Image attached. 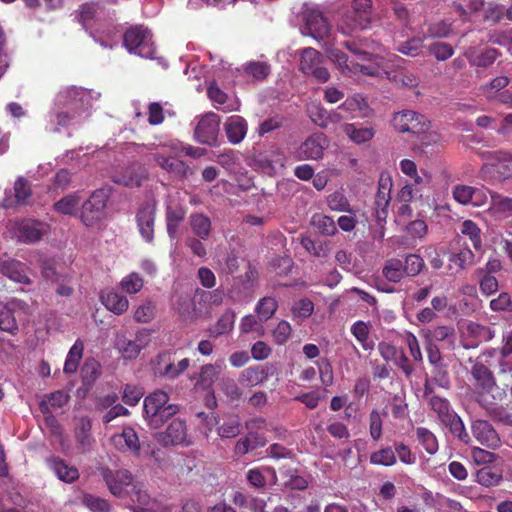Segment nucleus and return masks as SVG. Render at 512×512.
I'll use <instances>...</instances> for the list:
<instances>
[{"mask_svg":"<svg viewBox=\"0 0 512 512\" xmlns=\"http://www.w3.org/2000/svg\"><path fill=\"white\" fill-rule=\"evenodd\" d=\"M453 22L448 19L429 24L427 35L431 38H447L452 32Z\"/></svg>","mask_w":512,"mask_h":512,"instance_id":"052dcab7","label":"nucleus"},{"mask_svg":"<svg viewBox=\"0 0 512 512\" xmlns=\"http://www.w3.org/2000/svg\"><path fill=\"white\" fill-rule=\"evenodd\" d=\"M501 480L502 474L490 466L482 467L475 475V481L485 487L498 485Z\"/></svg>","mask_w":512,"mask_h":512,"instance_id":"49530a36","label":"nucleus"},{"mask_svg":"<svg viewBox=\"0 0 512 512\" xmlns=\"http://www.w3.org/2000/svg\"><path fill=\"white\" fill-rule=\"evenodd\" d=\"M343 130L357 144L368 142L375 135V130L372 127H359L354 123L346 124Z\"/></svg>","mask_w":512,"mask_h":512,"instance_id":"58836bf2","label":"nucleus"},{"mask_svg":"<svg viewBox=\"0 0 512 512\" xmlns=\"http://www.w3.org/2000/svg\"><path fill=\"white\" fill-rule=\"evenodd\" d=\"M392 186L391 177L382 174L379 178L377 192L371 207L372 215L378 223L385 222L387 219Z\"/></svg>","mask_w":512,"mask_h":512,"instance_id":"f8f14e48","label":"nucleus"},{"mask_svg":"<svg viewBox=\"0 0 512 512\" xmlns=\"http://www.w3.org/2000/svg\"><path fill=\"white\" fill-rule=\"evenodd\" d=\"M189 224L194 236L208 239L211 233V220L203 213H193L189 217Z\"/></svg>","mask_w":512,"mask_h":512,"instance_id":"2f4dec72","label":"nucleus"},{"mask_svg":"<svg viewBox=\"0 0 512 512\" xmlns=\"http://www.w3.org/2000/svg\"><path fill=\"white\" fill-rule=\"evenodd\" d=\"M430 379L440 388L449 389L451 387V379L448 368L443 363L432 365Z\"/></svg>","mask_w":512,"mask_h":512,"instance_id":"6e6d98bb","label":"nucleus"},{"mask_svg":"<svg viewBox=\"0 0 512 512\" xmlns=\"http://www.w3.org/2000/svg\"><path fill=\"white\" fill-rule=\"evenodd\" d=\"M326 52L329 59L338 66L343 74L351 75L357 72L365 75L374 74V68L350 60L349 57L338 48H328Z\"/></svg>","mask_w":512,"mask_h":512,"instance_id":"dca6fc26","label":"nucleus"},{"mask_svg":"<svg viewBox=\"0 0 512 512\" xmlns=\"http://www.w3.org/2000/svg\"><path fill=\"white\" fill-rule=\"evenodd\" d=\"M144 280L136 273L132 272L123 277L120 281L121 289L128 294H136L143 288Z\"/></svg>","mask_w":512,"mask_h":512,"instance_id":"680f3d73","label":"nucleus"},{"mask_svg":"<svg viewBox=\"0 0 512 512\" xmlns=\"http://www.w3.org/2000/svg\"><path fill=\"white\" fill-rule=\"evenodd\" d=\"M415 435L418 443L429 455H434L439 449V444L435 434L426 427H416Z\"/></svg>","mask_w":512,"mask_h":512,"instance_id":"f704fd0d","label":"nucleus"},{"mask_svg":"<svg viewBox=\"0 0 512 512\" xmlns=\"http://www.w3.org/2000/svg\"><path fill=\"white\" fill-rule=\"evenodd\" d=\"M156 316V305L152 300H146L134 311V320L137 323H149Z\"/></svg>","mask_w":512,"mask_h":512,"instance_id":"864d4df0","label":"nucleus"},{"mask_svg":"<svg viewBox=\"0 0 512 512\" xmlns=\"http://www.w3.org/2000/svg\"><path fill=\"white\" fill-rule=\"evenodd\" d=\"M83 350V342L80 339L76 340L73 346L70 348L64 363V372L66 374H73L77 371L79 361L83 355Z\"/></svg>","mask_w":512,"mask_h":512,"instance_id":"c03bdc74","label":"nucleus"},{"mask_svg":"<svg viewBox=\"0 0 512 512\" xmlns=\"http://www.w3.org/2000/svg\"><path fill=\"white\" fill-rule=\"evenodd\" d=\"M470 375L473 380L475 401L485 410L487 416L494 422L512 426V414L497 403L498 400H501L502 393L499 392L496 379L490 368L476 360L471 366Z\"/></svg>","mask_w":512,"mask_h":512,"instance_id":"f257e3e1","label":"nucleus"},{"mask_svg":"<svg viewBox=\"0 0 512 512\" xmlns=\"http://www.w3.org/2000/svg\"><path fill=\"white\" fill-rule=\"evenodd\" d=\"M152 330L140 328L135 332L134 339L121 337L116 342V348L125 360H135L143 349L149 346Z\"/></svg>","mask_w":512,"mask_h":512,"instance_id":"9d476101","label":"nucleus"},{"mask_svg":"<svg viewBox=\"0 0 512 512\" xmlns=\"http://www.w3.org/2000/svg\"><path fill=\"white\" fill-rule=\"evenodd\" d=\"M397 458L391 447L382 448L370 455V463L373 465L393 466Z\"/></svg>","mask_w":512,"mask_h":512,"instance_id":"4d7b16f0","label":"nucleus"},{"mask_svg":"<svg viewBox=\"0 0 512 512\" xmlns=\"http://www.w3.org/2000/svg\"><path fill=\"white\" fill-rule=\"evenodd\" d=\"M442 424L463 444H469L471 442V437L465 428L464 422L456 412Z\"/></svg>","mask_w":512,"mask_h":512,"instance_id":"72a5a7b5","label":"nucleus"},{"mask_svg":"<svg viewBox=\"0 0 512 512\" xmlns=\"http://www.w3.org/2000/svg\"><path fill=\"white\" fill-rule=\"evenodd\" d=\"M98 470L110 493L115 497H125L129 492V488L134 485V477L127 469L112 470L107 466H103Z\"/></svg>","mask_w":512,"mask_h":512,"instance_id":"6e6552de","label":"nucleus"},{"mask_svg":"<svg viewBox=\"0 0 512 512\" xmlns=\"http://www.w3.org/2000/svg\"><path fill=\"white\" fill-rule=\"evenodd\" d=\"M123 45L129 53L143 58H153L156 53L152 33L143 25L129 27L123 35Z\"/></svg>","mask_w":512,"mask_h":512,"instance_id":"39448f33","label":"nucleus"},{"mask_svg":"<svg viewBox=\"0 0 512 512\" xmlns=\"http://www.w3.org/2000/svg\"><path fill=\"white\" fill-rule=\"evenodd\" d=\"M382 274L390 282H399L406 276L403 261L398 258L388 259L382 269Z\"/></svg>","mask_w":512,"mask_h":512,"instance_id":"ea45409f","label":"nucleus"},{"mask_svg":"<svg viewBox=\"0 0 512 512\" xmlns=\"http://www.w3.org/2000/svg\"><path fill=\"white\" fill-rule=\"evenodd\" d=\"M467 332L479 342H488L495 337V330L493 328L476 322H470L467 325Z\"/></svg>","mask_w":512,"mask_h":512,"instance_id":"603ef678","label":"nucleus"},{"mask_svg":"<svg viewBox=\"0 0 512 512\" xmlns=\"http://www.w3.org/2000/svg\"><path fill=\"white\" fill-rule=\"evenodd\" d=\"M351 333L356 340L361 344L364 350H373L374 342L370 339L369 325L363 321H356L351 326Z\"/></svg>","mask_w":512,"mask_h":512,"instance_id":"37998d69","label":"nucleus"},{"mask_svg":"<svg viewBox=\"0 0 512 512\" xmlns=\"http://www.w3.org/2000/svg\"><path fill=\"white\" fill-rule=\"evenodd\" d=\"M425 37L414 36L406 41H400L396 44V51L409 56L418 57L423 54Z\"/></svg>","mask_w":512,"mask_h":512,"instance_id":"e433bc0d","label":"nucleus"},{"mask_svg":"<svg viewBox=\"0 0 512 512\" xmlns=\"http://www.w3.org/2000/svg\"><path fill=\"white\" fill-rule=\"evenodd\" d=\"M305 26L309 34L316 40H323L329 35L330 25L318 10H308L305 13Z\"/></svg>","mask_w":512,"mask_h":512,"instance_id":"412c9836","label":"nucleus"},{"mask_svg":"<svg viewBox=\"0 0 512 512\" xmlns=\"http://www.w3.org/2000/svg\"><path fill=\"white\" fill-rule=\"evenodd\" d=\"M109 194L104 189L95 190L81 207L80 219L85 226H93L103 219Z\"/></svg>","mask_w":512,"mask_h":512,"instance_id":"0eeeda50","label":"nucleus"},{"mask_svg":"<svg viewBox=\"0 0 512 512\" xmlns=\"http://www.w3.org/2000/svg\"><path fill=\"white\" fill-rule=\"evenodd\" d=\"M217 374L218 371L215 365H203L200 369L195 386L205 390L210 389L214 383V379L216 378Z\"/></svg>","mask_w":512,"mask_h":512,"instance_id":"5fc2aeb1","label":"nucleus"},{"mask_svg":"<svg viewBox=\"0 0 512 512\" xmlns=\"http://www.w3.org/2000/svg\"><path fill=\"white\" fill-rule=\"evenodd\" d=\"M0 273L15 282L21 284L30 283L27 275V266L19 260L8 259L2 261L0 263Z\"/></svg>","mask_w":512,"mask_h":512,"instance_id":"cd10ccee","label":"nucleus"},{"mask_svg":"<svg viewBox=\"0 0 512 512\" xmlns=\"http://www.w3.org/2000/svg\"><path fill=\"white\" fill-rule=\"evenodd\" d=\"M186 213V208L182 205H167L165 218L167 233L170 238H175Z\"/></svg>","mask_w":512,"mask_h":512,"instance_id":"c756f323","label":"nucleus"},{"mask_svg":"<svg viewBox=\"0 0 512 512\" xmlns=\"http://www.w3.org/2000/svg\"><path fill=\"white\" fill-rule=\"evenodd\" d=\"M473 437L488 449L496 450L501 446V438L493 425L484 419H476L471 422Z\"/></svg>","mask_w":512,"mask_h":512,"instance_id":"ddd939ff","label":"nucleus"},{"mask_svg":"<svg viewBox=\"0 0 512 512\" xmlns=\"http://www.w3.org/2000/svg\"><path fill=\"white\" fill-rule=\"evenodd\" d=\"M153 158L163 170L179 178H187L192 175L191 168L180 159L167 157L160 153H155Z\"/></svg>","mask_w":512,"mask_h":512,"instance_id":"393cba45","label":"nucleus"},{"mask_svg":"<svg viewBox=\"0 0 512 512\" xmlns=\"http://www.w3.org/2000/svg\"><path fill=\"white\" fill-rule=\"evenodd\" d=\"M429 406L431 410L436 413L441 423H443L448 418H451V416L455 413L451 407L450 402L446 398H442L440 396H430Z\"/></svg>","mask_w":512,"mask_h":512,"instance_id":"a19ab883","label":"nucleus"},{"mask_svg":"<svg viewBox=\"0 0 512 512\" xmlns=\"http://www.w3.org/2000/svg\"><path fill=\"white\" fill-rule=\"evenodd\" d=\"M277 309L278 302L275 298L263 297L257 302L255 306V313L259 321L262 323L272 318Z\"/></svg>","mask_w":512,"mask_h":512,"instance_id":"79ce46f5","label":"nucleus"},{"mask_svg":"<svg viewBox=\"0 0 512 512\" xmlns=\"http://www.w3.org/2000/svg\"><path fill=\"white\" fill-rule=\"evenodd\" d=\"M169 399V395L162 390H156L145 397L143 412L151 428H160L179 412V406L177 404H170Z\"/></svg>","mask_w":512,"mask_h":512,"instance_id":"f03ea898","label":"nucleus"},{"mask_svg":"<svg viewBox=\"0 0 512 512\" xmlns=\"http://www.w3.org/2000/svg\"><path fill=\"white\" fill-rule=\"evenodd\" d=\"M156 212V201L147 200L139 206L135 215L139 233L147 243H152L154 240Z\"/></svg>","mask_w":512,"mask_h":512,"instance_id":"9b49d317","label":"nucleus"},{"mask_svg":"<svg viewBox=\"0 0 512 512\" xmlns=\"http://www.w3.org/2000/svg\"><path fill=\"white\" fill-rule=\"evenodd\" d=\"M474 253L468 248H462L457 253H451L449 256V269L458 272L474 263Z\"/></svg>","mask_w":512,"mask_h":512,"instance_id":"4c0bfd02","label":"nucleus"},{"mask_svg":"<svg viewBox=\"0 0 512 512\" xmlns=\"http://www.w3.org/2000/svg\"><path fill=\"white\" fill-rule=\"evenodd\" d=\"M209 99L216 104V108L224 113L236 110L234 103L229 102L228 95L222 91L216 83H212L207 88Z\"/></svg>","mask_w":512,"mask_h":512,"instance_id":"473e14b6","label":"nucleus"},{"mask_svg":"<svg viewBox=\"0 0 512 512\" xmlns=\"http://www.w3.org/2000/svg\"><path fill=\"white\" fill-rule=\"evenodd\" d=\"M14 198L6 197L3 199L1 207L4 209L13 208L17 205H24L32 196V189L29 181L24 177H19L14 183Z\"/></svg>","mask_w":512,"mask_h":512,"instance_id":"a878e982","label":"nucleus"},{"mask_svg":"<svg viewBox=\"0 0 512 512\" xmlns=\"http://www.w3.org/2000/svg\"><path fill=\"white\" fill-rule=\"evenodd\" d=\"M79 202V195L77 193H71L55 202L54 210L63 215H74Z\"/></svg>","mask_w":512,"mask_h":512,"instance_id":"09e8293b","label":"nucleus"},{"mask_svg":"<svg viewBox=\"0 0 512 512\" xmlns=\"http://www.w3.org/2000/svg\"><path fill=\"white\" fill-rule=\"evenodd\" d=\"M463 55L470 66L486 69L492 66L497 58L501 56V52L496 48L478 50L476 47H468Z\"/></svg>","mask_w":512,"mask_h":512,"instance_id":"6ab92c4d","label":"nucleus"},{"mask_svg":"<svg viewBox=\"0 0 512 512\" xmlns=\"http://www.w3.org/2000/svg\"><path fill=\"white\" fill-rule=\"evenodd\" d=\"M158 440L165 447L189 444V442H187V427L185 421L179 418L172 420L166 430L160 433Z\"/></svg>","mask_w":512,"mask_h":512,"instance_id":"a211bd4d","label":"nucleus"},{"mask_svg":"<svg viewBox=\"0 0 512 512\" xmlns=\"http://www.w3.org/2000/svg\"><path fill=\"white\" fill-rule=\"evenodd\" d=\"M82 503L91 511V512H110L111 505L106 499L97 497L92 494H84Z\"/></svg>","mask_w":512,"mask_h":512,"instance_id":"e2e57ef3","label":"nucleus"},{"mask_svg":"<svg viewBox=\"0 0 512 512\" xmlns=\"http://www.w3.org/2000/svg\"><path fill=\"white\" fill-rule=\"evenodd\" d=\"M329 140L322 133H314L310 135L298 148L297 156L299 160H318L322 158L324 150L328 148Z\"/></svg>","mask_w":512,"mask_h":512,"instance_id":"2eb2a0df","label":"nucleus"},{"mask_svg":"<svg viewBox=\"0 0 512 512\" xmlns=\"http://www.w3.org/2000/svg\"><path fill=\"white\" fill-rule=\"evenodd\" d=\"M301 245L310 254L318 258H325L330 253V245L328 242H316L311 238L305 237L301 239Z\"/></svg>","mask_w":512,"mask_h":512,"instance_id":"13d9d810","label":"nucleus"},{"mask_svg":"<svg viewBox=\"0 0 512 512\" xmlns=\"http://www.w3.org/2000/svg\"><path fill=\"white\" fill-rule=\"evenodd\" d=\"M92 420L88 416L80 417L74 428V437L78 448L82 453L91 451L95 444V439L91 433Z\"/></svg>","mask_w":512,"mask_h":512,"instance_id":"b1692460","label":"nucleus"},{"mask_svg":"<svg viewBox=\"0 0 512 512\" xmlns=\"http://www.w3.org/2000/svg\"><path fill=\"white\" fill-rule=\"evenodd\" d=\"M49 226L39 220L25 218L13 225V233L17 241L24 244H34L42 240L48 233Z\"/></svg>","mask_w":512,"mask_h":512,"instance_id":"1a4fd4ad","label":"nucleus"},{"mask_svg":"<svg viewBox=\"0 0 512 512\" xmlns=\"http://www.w3.org/2000/svg\"><path fill=\"white\" fill-rule=\"evenodd\" d=\"M111 443L120 452H130L137 455L140 451L138 435L131 427H124L121 433L113 435Z\"/></svg>","mask_w":512,"mask_h":512,"instance_id":"5701e85b","label":"nucleus"},{"mask_svg":"<svg viewBox=\"0 0 512 512\" xmlns=\"http://www.w3.org/2000/svg\"><path fill=\"white\" fill-rule=\"evenodd\" d=\"M454 200L462 205L473 204L474 206L483 205L487 197L485 193L473 186L457 184L452 188Z\"/></svg>","mask_w":512,"mask_h":512,"instance_id":"aec40b11","label":"nucleus"},{"mask_svg":"<svg viewBox=\"0 0 512 512\" xmlns=\"http://www.w3.org/2000/svg\"><path fill=\"white\" fill-rule=\"evenodd\" d=\"M321 63V54L314 48H305L301 52L300 70L306 74Z\"/></svg>","mask_w":512,"mask_h":512,"instance_id":"8fccbe9b","label":"nucleus"},{"mask_svg":"<svg viewBox=\"0 0 512 512\" xmlns=\"http://www.w3.org/2000/svg\"><path fill=\"white\" fill-rule=\"evenodd\" d=\"M368 108L365 98L360 94L348 97L338 108L341 117L354 116L356 113H364Z\"/></svg>","mask_w":512,"mask_h":512,"instance_id":"7c9ffc66","label":"nucleus"},{"mask_svg":"<svg viewBox=\"0 0 512 512\" xmlns=\"http://www.w3.org/2000/svg\"><path fill=\"white\" fill-rule=\"evenodd\" d=\"M276 371V367L269 363L251 366L241 371L239 382L246 387H254L267 381Z\"/></svg>","mask_w":512,"mask_h":512,"instance_id":"f3484780","label":"nucleus"},{"mask_svg":"<svg viewBox=\"0 0 512 512\" xmlns=\"http://www.w3.org/2000/svg\"><path fill=\"white\" fill-rule=\"evenodd\" d=\"M0 329L12 335H15L18 331L13 309L3 302H0Z\"/></svg>","mask_w":512,"mask_h":512,"instance_id":"a18cd8bd","label":"nucleus"},{"mask_svg":"<svg viewBox=\"0 0 512 512\" xmlns=\"http://www.w3.org/2000/svg\"><path fill=\"white\" fill-rule=\"evenodd\" d=\"M492 162L484 163L479 170V177L488 183L504 182L512 178V152L495 150L488 153Z\"/></svg>","mask_w":512,"mask_h":512,"instance_id":"20e7f679","label":"nucleus"},{"mask_svg":"<svg viewBox=\"0 0 512 512\" xmlns=\"http://www.w3.org/2000/svg\"><path fill=\"white\" fill-rule=\"evenodd\" d=\"M220 117L216 113L205 114L195 128V138L206 145H214L218 138Z\"/></svg>","mask_w":512,"mask_h":512,"instance_id":"4468645a","label":"nucleus"},{"mask_svg":"<svg viewBox=\"0 0 512 512\" xmlns=\"http://www.w3.org/2000/svg\"><path fill=\"white\" fill-rule=\"evenodd\" d=\"M114 182L127 186L138 187L141 184V177L135 170L134 166L127 167L121 174L114 177Z\"/></svg>","mask_w":512,"mask_h":512,"instance_id":"0e129e2a","label":"nucleus"},{"mask_svg":"<svg viewBox=\"0 0 512 512\" xmlns=\"http://www.w3.org/2000/svg\"><path fill=\"white\" fill-rule=\"evenodd\" d=\"M313 311L314 303L308 298L298 300L291 308L294 319H306L312 315Z\"/></svg>","mask_w":512,"mask_h":512,"instance_id":"338daca9","label":"nucleus"},{"mask_svg":"<svg viewBox=\"0 0 512 512\" xmlns=\"http://www.w3.org/2000/svg\"><path fill=\"white\" fill-rule=\"evenodd\" d=\"M404 269L406 276L414 277L418 275L424 268V260L418 254H408L404 261Z\"/></svg>","mask_w":512,"mask_h":512,"instance_id":"774afa93","label":"nucleus"},{"mask_svg":"<svg viewBox=\"0 0 512 512\" xmlns=\"http://www.w3.org/2000/svg\"><path fill=\"white\" fill-rule=\"evenodd\" d=\"M392 125L400 133L425 134L430 128V121L413 110H403L393 114Z\"/></svg>","mask_w":512,"mask_h":512,"instance_id":"423d86ee","label":"nucleus"},{"mask_svg":"<svg viewBox=\"0 0 512 512\" xmlns=\"http://www.w3.org/2000/svg\"><path fill=\"white\" fill-rule=\"evenodd\" d=\"M460 231L463 235L467 236L474 247L475 250H481L482 248V238H481V229L478 225L472 220H465L461 224Z\"/></svg>","mask_w":512,"mask_h":512,"instance_id":"3c124183","label":"nucleus"},{"mask_svg":"<svg viewBox=\"0 0 512 512\" xmlns=\"http://www.w3.org/2000/svg\"><path fill=\"white\" fill-rule=\"evenodd\" d=\"M46 464L62 482L71 484L78 480L80 476L77 467L68 464L60 457L50 456L46 459Z\"/></svg>","mask_w":512,"mask_h":512,"instance_id":"4be33fe9","label":"nucleus"},{"mask_svg":"<svg viewBox=\"0 0 512 512\" xmlns=\"http://www.w3.org/2000/svg\"><path fill=\"white\" fill-rule=\"evenodd\" d=\"M428 52L434 56L437 61H446L454 54V48L447 42H433L428 46Z\"/></svg>","mask_w":512,"mask_h":512,"instance_id":"bf43d9fd","label":"nucleus"},{"mask_svg":"<svg viewBox=\"0 0 512 512\" xmlns=\"http://www.w3.org/2000/svg\"><path fill=\"white\" fill-rule=\"evenodd\" d=\"M224 129L228 141L232 144H238L246 136L247 122L243 117L234 115L226 120Z\"/></svg>","mask_w":512,"mask_h":512,"instance_id":"c85d7f7f","label":"nucleus"},{"mask_svg":"<svg viewBox=\"0 0 512 512\" xmlns=\"http://www.w3.org/2000/svg\"><path fill=\"white\" fill-rule=\"evenodd\" d=\"M244 71L258 81H263L270 74V66L266 62L254 61L245 65Z\"/></svg>","mask_w":512,"mask_h":512,"instance_id":"69168bd1","label":"nucleus"},{"mask_svg":"<svg viewBox=\"0 0 512 512\" xmlns=\"http://www.w3.org/2000/svg\"><path fill=\"white\" fill-rule=\"evenodd\" d=\"M372 21V1L353 0L351 8L348 9L340 19L338 30L343 35L349 36L355 31L369 28Z\"/></svg>","mask_w":512,"mask_h":512,"instance_id":"7ed1b4c3","label":"nucleus"},{"mask_svg":"<svg viewBox=\"0 0 512 512\" xmlns=\"http://www.w3.org/2000/svg\"><path fill=\"white\" fill-rule=\"evenodd\" d=\"M236 314L233 310H226L218 319L216 324L209 329V335L218 338L221 335L229 333L235 323Z\"/></svg>","mask_w":512,"mask_h":512,"instance_id":"c9c22d12","label":"nucleus"},{"mask_svg":"<svg viewBox=\"0 0 512 512\" xmlns=\"http://www.w3.org/2000/svg\"><path fill=\"white\" fill-rule=\"evenodd\" d=\"M311 224L322 235L333 236L337 233V227L334 219L323 214H315L312 216Z\"/></svg>","mask_w":512,"mask_h":512,"instance_id":"de8ad7c7","label":"nucleus"},{"mask_svg":"<svg viewBox=\"0 0 512 512\" xmlns=\"http://www.w3.org/2000/svg\"><path fill=\"white\" fill-rule=\"evenodd\" d=\"M100 300L106 309L115 315H122L129 308V301L127 297L113 289H105L101 291Z\"/></svg>","mask_w":512,"mask_h":512,"instance_id":"bb28decb","label":"nucleus"}]
</instances>
